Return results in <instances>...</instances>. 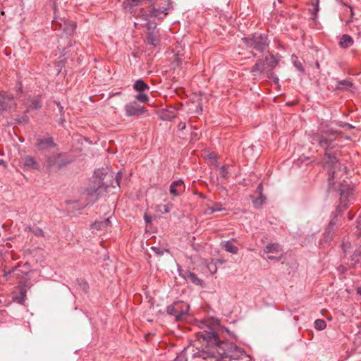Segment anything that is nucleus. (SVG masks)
I'll return each mask as SVG.
<instances>
[{
  "instance_id": "nucleus-46",
  "label": "nucleus",
  "mask_w": 361,
  "mask_h": 361,
  "mask_svg": "<svg viewBox=\"0 0 361 361\" xmlns=\"http://www.w3.org/2000/svg\"><path fill=\"white\" fill-rule=\"evenodd\" d=\"M268 259H269V260H276V261H279V260L281 259V257H275V256H272V255H271V256H269V257H268Z\"/></svg>"
},
{
  "instance_id": "nucleus-5",
  "label": "nucleus",
  "mask_w": 361,
  "mask_h": 361,
  "mask_svg": "<svg viewBox=\"0 0 361 361\" xmlns=\"http://www.w3.org/2000/svg\"><path fill=\"white\" fill-rule=\"evenodd\" d=\"M190 306L184 302H176L167 307L166 312L175 317L176 321H180L188 315Z\"/></svg>"
},
{
  "instance_id": "nucleus-19",
  "label": "nucleus",
  "mask_w": 361,
  "mask_h": 361,
  "mask_svg": "<svg viewBox=\"0 0 361 361\" xmlns=\"http://www.w3.org/2000/svg\"><path fill=\"white\" fill-rule=\"evenodd\" d=\"M266 68V63L263 60H258L251 70V73L256 75L258 73H262Z\"/></svg>"
},
{
  "instance_id": "nucleus-13",
  "label": "nucleus",
  "mask_w": 361,
  "mask_h": 361,
  "mask_svg": "<svg viewBox=\"0 0 361 361\" xmlns=\"http://www.w3.org/2000/svg\"><path fill=\"white\" fill-rule=\"evenodd\" d=\"M168 12L163 11L160 6H157L155 4L153 3L152 4V7L149 10L148 16L151 18L163 19L166 15H168Z\"/></svg>"
},
{
  "instance_id": "nucleus-30",
  "label": "nucleus",
  "mask_w": 361,
  "mask_h": 361,
  "mask_svg": "<svg viewBox=\"0 0 361 361\" xmlns=\"http://www.w3.org/2000/svg\"><path fill=\"white\" fill-rule=\"evenodd\" d=\"M265 200H266L265 196L259 195L258 197L252 198V202L255 207H259L265 202Z\"/></svg>"
},
{
  "instance_id": "nucleus-42",
  "label": "nucleus",
  "mask_w": 361,
  "mask_h": 361,
  "mask_svg": "<svg viewBox=\"0 0 361 361\" xmlns=\"http://www.w3.org/2000/svg\"><path fill=\"white\" fill-rule=\"evenodd\" d=\"M178 128L179 130H183L186 128V124L184 122H180L178 125Z\"/></svg>"
},
{
  "instance_id": "nucleus-39",
  "label": "nucleus",
  "mask_w": 361,
  "mask_h": 361,
  "mask_svg": "<svg viewBox=\"0 0 361 361\" xmlns=\"http://www.w3.org/2000/svg\"><path fill=\"white\" fill-rule=\"evenodd\" d=\"M343 251L345 252L348 248L350 247V243L349 242H343L342 244Z\"/></svg>"
},
{
  "instance_id": "nucleus-29",
  "label": "nucleus",
  "mask_w": 361,
  "mask_h": 361,
  "mask_svg": "<svg viewBox=\"0 0 361 361\" xmlns=\"http://www.w3.org/2000/svg\"><path fill=\"white\" fill-rule=\"evenodd\" d=\"M228 167V165H224L219 169V176L224 180L227 179L229 176Z\"/></svg>"
},
{
  "instance_id": "nucleus-25",
  "label": "nucleus",
  "mask_w": 361,
  "mask_h": 361,
  "mask_svg": "<svg viewBox=\"0 0 361 361\" xmlns=\"http://www.w3.org/2000/svg\"><path fill=\"white\" fill-rule=\"evenodd\" d=\"M225 209L223 207V204L221 202H214L212 207H209L206 213L212 214L215 212H221Z\"/></svg>"
},
{
  "instance_id": "nucleus-6",
  "label": "nucleus",
  "mask_w": 361,
  "mask_h": 361,
  "mask_svg": "<svg viewBox=\"0 0 361 361\" xmlns=\"http://www.w3.org/2000/svg\"><path fill=\"white\" fill-rule=\"evenodd\" d=\"M242 39L247 47H253L261 52L267 47V37L263 35H255L251 38L244 37Z\"/></svg>"
},
{
  "instance_id": "nucleus-1",
  "label": "nucleus",
  "mask_w": 361,
  "mask_h": 361,
  "mask_svg": "<svg viewBox=\"0 0 361 361\" xmlns=\"http://www.w3.org/2000/svg\"><path fill=\"white\" fill-rule=\"evenodd\" d=\"M337 132L336 130L324 124L320 125L317 133L310 134L311 143H318L319 147L325 149L324 166L328 170L329 188L334 185L336 178L346 173V167L341 166L338 162L336 157L329 152V149L334 147V141Z\"/></svg>"
},
{
  "instance_id": "nucleus-55",
  "label": "nucleus",
  "mask_w": 361,
  "mask_h": 361,
  "mask_svg": "<svg viewBox=\"0 0 361 361\" xmlns=\"http://www.w3.org/2000/svg\"><path fill=\"white\" fill-rule=\"evenodd\" d=\"M341 196L343 195V190H341Z\"/></svg>"
},
{
  "instance_id": "nucleus-45",
  "label": "nucleus",
  "mask_w": 361,
  "mask_h": 361,
  "mask_svg": "<svg viewBox=\"0 0 361 361\" xmlns=\"http://www.w3.org/2000/svg\"><path fill=\"white\" fill-rule=\"evenodd\" d=\"M56 104H57V106L59 107V111H60V114L61 116L63 115V106L58 102H56Z\"/></svg>"
},
{
  "instance_id": "nucleus-21",
  "label": "nucleus",
  "mask_w": 361,
  "mask_h": 361,
  "mask_svg": "<svg viewBox=\"0 0 361 361\" xmlns=\"http://www.w3.org/2000/svg\"><path fill=\"white\" fill-rule=\"evenodd\" d=\"M265 253H279L282 252L281 245L278 243L268 244L264 249Z\"/></svg>"
},
{
  "instance_id": "nucleus-43",
  "label": "nucleus",
  "mask_w": 361,
  "mask_h": 361,
  "mask_svg": "<svg viewBox=\"0 0 361 361\" xmlns=\"http://www.w3.org/2000/svg\"><path fill=\"white\" fill-rule=\"evenodd\" d=\"M171 208V204H166L164 206V211L165 213H168L170 212Z\"/></svg>"
},
{
  "instance_id": "nucleus-35",
  "label": "nucleus",
  "mask_w": 361,
  "mask_h": 361,
  "mask_svg": "<svg viewBox=\"0 0 361 361\" xmlns=\"http://www.w3.org/2000/svg\"><path fill=\"white\" fill-rule=\"evenodd\" d=\"M136 99L142 102L146 103L148 101V97L145 94L140 93L136 95L135 97Z\"/></svg>"
},
{
  "instance_id": "nucleus-33",
  "label": "nucleus",
  "mask_w": 361,
  "mask_h": 361,
  "mask_svg": "<svg viewBox=\"0 0 361 361\" xmlns=\"http://www.w3.org/2000/svg\"><path fill=\"white\" fill-rule=\"evenodd\" d=\"M29 231L32 232L35 235L38 237H43L44 235V233L43 230L39 227L35 228H28Z\"/></svg>"
},
{
  "instance_id": "nucleus-8",
  "label": "nucleus",
  "mask_w": 361,
  "mask_h": 361,
  "mask_svg": "<svg viewBox=\"0 0 361 361\" xmlns=\"http://www.w3.org/2000/svg\"><path fill=\"white\" fill-rule=\"evenodd\" d=\"M52 27L55 30L61 29L66 33L71 35L74 32L76 25L75 22L71 20L60 19V21H59L57 18H55L52 22Z\"/></svg>"
},
{
  "instance_id": "nucleus-41",
  "label": "nucleus",
  "mask_w": 361,
  "mask_h": 361,
  "mask_svg": "<svg viewBox=\"0 0 361 361\" xmlns=\"http://www.w3.org/2000/svg\"><path fill=\"white\" fill-rule=\"evenodd\" d=\"M29 120L28 117L27 116H25L22 117L21 118L17 119L18 123H22V122H27Z\"/></svg>"
},
{
  "instance_id": "nucleus-24",
  "label": "nucleus",
  "mask_w": 361,
  "mask_h": 361,
  "mask_svg": "<svg viewBox=\"0 0 361 361\" xmlns=\"http://www.w3.org/2000/svg\"><path fill=\"white\" fill-rule=\"evenodd\" d=\"M42 107V102H41V96L37 95V97H34L31 100V104L27 108V111H28L29 109H39Z\"/></svg>"
},
{
  "instance_id": "nucleus-2",
  "label": "nucleus",
  "mask_w": 361,
  "mask_h": 361,
  "mask_svg": "<svg viewBox=\"0 0 361 361\" xmlns=\"http://www.w3.org/2000/svg\"><path fill=\"white\" fill-rule=\"evenodd\" d=\"M201 329L205 328L203 331L198 333L199 336L207 341V345L205 348L198 350L193 354L194 358H201L202 360H207L213 358L216 361H219L220 356V350L217 345H220L221 341L219 340L216 333L214 329L204 322H201Z\"/></svg>"
},
{
  "instance_id": "nucleus-11",
  "label": "nucleus",
  "mask_w": 361,
  "mask_h": 361,
  "mask_svg": "<svg viewBox=\"0 0 361 361\" xmlns=\"http://www.w3.org/2000/svg\"><path fill=\"white\" fill-rule=\"evenodd\" d=\"M185 184L182 179L173 181L170 185V193L173 196H179L185 191Z\"/></svg>"
},
{
  "instance_id": "nucleus-16",
  "label": "nucleus",
  "mask_w": 361,
  "mask_h": 361,
  "mask_svg": "<svg viewBox=\"0 0 361 361\" xmlns=\"http://www.w3.org/2000/svg\"><path fill=\"white\" fill-rule=\"evenodd\" d=\"M149 32L147 33L146 42L148 44L156 47L159 43V37L157 32L151 31V26L148 27Z\"/></svg>"
},
{
  "instance_id": "nucleus-31",
  "label": "nucleus",
  "mask_w": 361,
  "mask_h": 361,
  "mask_svg": "<svg viewBox=\"0 0 361 361\" xmlns=\"http://www.w3.org/2000/svg\"><path fill=\"white\" fill-rule=\"evenodd\" d=\"M319 0H313L312 1V6H313V9H312V18L314 20L316 19L317 18V13L319 10Z\"/></svg>"
},
{
  "instance_id": "nucleus-50",
  "label": "nucleus",
  "mask_w": 361,
  "mask_h": 361,
  "mask_svg": "<svg viewBox=\"0 0 361 361\" xmlns=\"http://www.w3.org/2000/svg\"><path fill=\"white\" fill-rule=\"evenodd\" d=\"M357 294L360 295H361V286L357 287Z\"/></svg>"
},
{
  "instance_id": "nucleus-53",
  "label": "nucleus",
  "mask_w": 361,
  "mask_h": 361,
  "mask_svg": "<svg viewBox=\"0 0 361 361\" xmlns=\"http://www.w3.org/2000/svg\"><path fill=\"white\" fill-rule=\"evenodd\" d=\"M218 262L220 263V264H223L224 262V260H221V259H219Z\"/></svg>"
},
{
  "instance_id": "nucleus-48",
  "label": "nucleus",
  "mask_w": 361,
  "mask_h": 361,
  "mask_svg": "<svg viewBox=\"0 0 361 361\" xmlns=\"http://www.w3.org/2000/svg\"><path fill=\"white\" fill-rule=\"evenodd\" d=\"M16 267L13 268L11 270H9L8 271H4V276H7L8 274H10L12 271H13Z\"/></svg>"
},
{
  "instance_id": "nucleus-18",
  "label": "nucleus",
  "mask_w": 361,
  "mask_h": 361,
  "mask_svg": "<svg viewBox=\"0 0 361 361\" xmlns=\"http://www.w3.org/2000/svg\"><path fill=\"white\" fill-rule=\"evenodd\" d=\"M183 277L185 279V280L188 282H190L192 283H194L195 285H200L202 286L203 284V281L200 279H199L197 275L192 272L187 271L183 275Z\"/></svg>"
},
{
  "instance_id": "nucleus-20",
  "label": "nucleus",
  "mask_w": 361,
  "mask_h": 361,
  "mask_svg": "<svg viewBox=\"0 0 361 361\" xmlns=\"http://www.w3.org/2000/svg\"><path fill=\"white\" fill-rule=\"evenodd\" d=\"M154 4L160 6L163 11L168 12L173 8V2L171 0H154Z\"/></svg>"
},
{
  "instance_id": "nucleus-23",
  "label": "nucleus",
  "mask_w": 361,
  "mask_h": 361,
  "mask_svg": "<svg viewBox=\"0 0 361 361\" xmlns=\"http://www.w3.org/2000/svg\"><path fill=\"white\" fill-rule=\"evenodd\" d=\"M353 44V38L348 35H343L341 39L340 42H339L340 46L343 48L349 47Z\"/></svg>"
},
{
  "instance_id": "nucleus-57",
  "label": "nucleus",
  "mask_w": 361,
  "mask_h": 361,
  "mask_svg": "<svg viewBox=\"0 0 361 361\" xmlns=\"http://www.w3.org/2000/svg\"><path fill=\"white\" fill-rule=\"evenodd\" d=\"M133 1H135V0H132Z\"/></svg>"
},
{
  "instance_id": "nucleus-4",
  "label": "nucleus",
  "mask_w": 361,
  "mask_h": 361,
  "mask_svg": "<svg viewBox=\"0 0 361 361\" xmlns=\"http://www.w3.org/2000/svg\"><path fill=\"white\" fill-rule=\"evenodd\" d=\"M217 348L220 350L219 361H239L247 357L243 350L223 341H221L220 345H217Z\"/></svg>"
},
{
  "instance_id": "nucleus-34",
  "label": "nucleus",
  "mask_w": 361,
  "mask_h": 361,
  "mask_svg": "<svg viewBox=\"0 0 361 361\" xmlns=\"http://www.w3.org/2000/svg\"><path fill=\"white\" fill-rule=\"evenodd\" d=\"M207 268L212 274H214L217 271V267L216 264L213 262H211L207 264Z\"/></svg>"
},
{
  "instance_id": "nucleus-44",
  "label": "nucleus",
  "mask_w": 361,
  "mask_h": 361,
  "mask_svg": "<svg viewBox=\"0 0 361 361\" xmlns=\"http://www.w3.org/2000/svg\"><path fill=\"white\" fill-rule=\"evenodd\" d=\"M144 219H145L146 223L149 224L152 221V217L148 216V215H147V214H145Z\"/></svg>"
},
{
  "instance_id": "nucleus-27",
  "label": "nucleus",
  "mask_w": 361,
  "mask_h": 361,
  "mask_svg": "<svg viewBox=\"0 0 361 361\" xmlns=\"http://www.w3.org/2000/svg\"><path fill=\"white\" fill-rule=\"evenodd\" d=\"M109 224H110V220L109 218H107L103 221H98V222L94 223L92 224V228L102 230V229L109 226Z\"/></svg>"
},
{
  "instance_id": "nucleus-40",
  "label": "nucleus",
  "mask_w": 361,
  "mask_h": 361,
  "mask_svg": "<svg viewBox=\"0 0 361 361\" xmlns=\"http://www.w3.org/2000/svg\"><path fill=\"white\" fill-rule=\"evenodd\" d=\"M361 255V250H356L353 254V258L352 260H355V262H357V259H355V258H357L359 257Z\"/></svg>"
},
{
  "instance_id": "nucleus-54",
  "label": "nucleus",
  "mask_w": 361,
  "mask_h": 361,
  "mask_svg": "<svg viewBox=\"0 0 361 361\" xmlns=\"http://www.w3.org/2000/svg\"><path fill=\"white\" fill-rule=\"evenodd\" d=\"M230 240H231V243H233V242H235L237 240L235 238H232Z\"/></svg>"
},
{
  "instance_id": "nucleus-22",
  "label": "nucleus",
  "mask_w": 361,
  "mask_h": 361,
  "mask_svg": "<svg viewBox=\"0 0 361 361\" xmlns=\"http://www.w3.org/2000/svg\"><path fill=\"white\" fill-rule=\"evenodd\" d=\"M222 247L224 248L226 251L232 254H237L238 252V248L235 245H234L231 240L223 241L221 243Z\"/></svg>"
},
{
  "instance_id": "nucleus-17",
  "label": "nucleus",
  "mask_w": 361,
  "mask_h": 361,
  "mask_svg": "<svg viewBox=\"0 0 361 361\" xmlns=\"http://www.w3.org/2000/svg\"><path fill=\"white\" fill-rule=\"evenodd\" d=\"M23 164L24 168L27 169H38L39 167V164L31 156H25L23 158Z\"/></svg>"
},
{
  "instance_id": "nucleus-51",
  "label": "nucleus",
  "mask_w": 361,
  "mask_h": 361,
  "mask_svg": "<svg viewBox=\"0 0 361 361\" xmlns=\"http://www.w3.org/2000/svg\"><path fill=\"white\" fill-rule=\"evenodd\" d=\"M64 121H65V119H64L63 118H60V121H59V123H60V124H63V122H64Z\"/></svg>"
},
{
  "instance_id": "nucleus-38",
  "label": "nucleus",
  "mask_w": 361,
  "mask_h": 361,
  "mask_svg": "<svg viewBox=\"0 0 361 361\" xmlns=\"http://www.w3.org/2000/svg\"><path fill=\"white\" fill-rule=\"evenodd\" d=\"M339 84L341 85H345V86H347L348 87H351L353 86V83L352 82H350V81L345 80L340 81Z\"/></svg>"
},
{
  "instance_id": "nucleus-3",
  "label": "nucleus",
  "mask_w": 361,
  "mask_h": 361,
  "mask_svg": "<svg viewBox=\"0 0 361 361\" xmlns=\"http://www.w3.org/2000/svg\"><path fill=\"white\" fill-rule=\"evenodd\" d=\"M95 179L85 189L82 197L78 200H67V204H77L78 209H82L90 204L95 202L105 190L106 185L102 181L104 169H98L94 171Z\"/></svg>"
},
{
  "instance_id": "nucleus-15",
  "label": "nucleus",
  "mask_w": 361,
  "mask_h": 361,
  "mask_svg": "<svg viewBox=\"0 0 361 361\" xmlns=\"http://www.w3.org/2000/svg\"><path fill=\"white\" fill-rule=\"evenodd\" d=\"M337 224L336 216H334L329 223L324 232V235L327 240H331L334 233V227Z\"/></svg>"
},
{
  "instance_id": "nucleus-28",
  "label": "nucleus",
  "mask_w": 361,
  "mask_h": 361,
  "mask_svg": "<svg viewBox=\"0 0 361 361\" xmlns=\"http://www.w3.org/2000/svg\"><path fill=\"white\" fill-rule=\"evenodd\" d=\"M266 65H267L268 67H269L271 69L274 68L278 65V61L273 56L271 55L269 57H266Z\"/></svg>"
},
{
  "instance_id": "nucleus-9",
  "label": "nucleus",
  "mask_w": 361,
  "mask_h": 361,
  "mask_svg": "<svg viewBox=\"0 0 361 361\" xmlns=\"http://www.w3.org/2000/svg\"><path fill=\"white\" fill-rule=\"evenodd\" d=\"M126 114L128 116H138L144 114L147 110L136 102H130L125 106Z\"/></svg>"
},
{
  "instance_id": "nucleus-49",
  "label": "nucleus",
  "mask_w": 361,
  "mask_h": 361,
  "mask_svg": "<svg viewBox=\"0 0 361 361\" xmlns=\"http://www.w3.org/2000/svg\"><path fill=\"white\" fill-rule=\"evenodd\" d=\"M295 66L298 68V69L300 71H303V68L302 67V65L301 63H299V64H297L296 63H295Z\"/></svg>"
},
{
  "instance_id": "nucleus-56",
  "label": "nucleus",
  "mask_w": 361,
  "mask_h": 361,
  "mask_svg": "<svg viewBox=\"0 0 361 361\" xmlns=\"http://www.w3.org/2000/svg\"><path fill=\"white\" fill-rule=\"evenodd\" d=\"M4 161L3 160H0V164H4Z\"/></svg>"
},
{
  "instance_id": "nucleus-36",
  "label": "nucleus",
  "mask_w": 361,
  "mask_h": 361,
  "mask_svg": "<svg viewBox=\"0 0 361 361\" xmlns=\"http://www.w3.org/2000/svg\"><path fill=\"white\" fill-rule=\"evenodd\" d=\"M151 249L158 256L162 255L164 252H168L167 250L161 249L158 247H152Z\"/></svg>"
},
{
  "instance_id": "nucleus-10",
  "label": "nucleus",
  "mask_w": 361,
  "mask_h": 361,
  "mask_svg": "<svg viewBox=\"0 0 361 361\" xmlns=\"http://www.w3.org/2000/svg\"><path fill=\"white\" fill-rule=\"evenodd\" d=\"M46 162L47 166L49 169L54 166H56L59 169L67 164V162L62 159L61 154H56L47 157Z\"/></svg>"
},
{
  "instance_id": "nucleus-14",
  "label": "nucleus",
  "mask_w": 361,
  "mask_h": 361,
  "mask_svg": "<svg viewBox=\"0 0 361 361\" xmlns=\"http://www.w3.org/2000/svg\"><path fill=\"white\" fill-rule=\"evenodd\" d=\"M55 144L51 137L39 138L37 140V147L39 150L49 149L54 147Z\"/></svg>"
},
{
  "instance_id": "nucleus-12",
  "label": "nucleus",
  "mask_w": 361,
  "mask_h": 361,
  "mask_svg": "<svg viewBox=\"0 0 361 361\" xmlns=\"http://www.w3.org/2000/svg\"><path fill=\"white\" fill-rule=\"evenodd\" d=\"M17 289L18 290V293L13 296V299L18 303L23 305L26 298V286L21 283L18 286Z\"/></svg>"
},
{
  "instance_id": "nucleus-7",
  "label": "nucleus",
  "mask_w": 361,
  "mask_h": 361,
  "mask_svg": "<svg viewBox=\"0 0 361 361\" xmlns=\"http://www.w3.org/2000/svg\"><path fill=\"white\" fill-rule=\"evenodd\" d=\"M16 107V104L14 102L13 95L5 92H0V115Z\"/></svg>"
},
{
  "instance_id": "nucleus-32",
  "label": "nucleus",
  "mask_w": 361,
  "mask_h": 361,
  "mask_svg": "<svg viewBox=\"0 0 361 361\" xmlns=\"http://www.w3.org/2000/svg\"><path fill=\"white\" fill-rule=\"evenodd\" d=\"M326 324L323 319H316L314 322V327L316 329L321 331L326 328Z\"/></svg>"
},
{
  "instance_id": "nucleus-37",
  "label": "nucleus",
  "mask_w": 361,
  "mask_h": 361,
  "mask_svg": "<svg viewBox=\"0 0 361 361\" xmlns=\"http://www.w3.org/2000/svg\"><path fill=\"white\" fill-rule=\"evenodd\" d=\"M262 192H263V186H262V184L260 183L258 185V186L257 188L256 192L258 193V195L260 196H264L263 195Z\"/></svg>"
},
{
  "instance_id": "nucleus-47",
  "label": "nucleus",
  "mask_w": 361,
  "mask_h": 361,
  "mask_svg": "<svg viewBox=\"0 0 361 361\" xmlns=\"http://www.w3.org/2000/svg\"><path fill=\"white\" fill-rule=\"evenodd\" d=\"M121 177V176L120 173H118L116 176V181L118 185H119V180H120Z\"/></svg>"
},
{
  "instance_id": "nucleus-52",
  "label": "nucleus",
  "mask_w": 361,
  "mask_h": 361,
  "mask_svg": "<svg viewBox=\"0 0 361 361\" xmlns=\"http://www.w3.org/2000/svg\"><path fill=\"white\" fill-rule=\"evenodd\" d=\"M215 157H216V156H215V154H209V157H210L211 159H214V158H215Z\"/></svg>"
},
{
  "instance_id": "nucleus-26",
  "label": "nucleus",
  "mask_w": 361,
  "mask_h": 361,
  "mask_svg": "<svg viewBox=\"0 0 361 361\" xmlns=\"http://www.w3.org/2000/svg\"><path fill=\"white\" fill-rule=\"evenodd\" d=\"M133 87H134L135 90H136L137 91H139V92H143L145 90H148L149 89V86L147 85V84H146L142 80H137L134 83Z\"/></svg>"
}]
</instances>
